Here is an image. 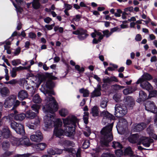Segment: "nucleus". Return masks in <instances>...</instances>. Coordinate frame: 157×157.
<instances>
[{"instance_id": "58836bf2", "label": "nucleus", "mask_w": 157, "mask_h": 157, "mask_svg": "<svg viewBox=\"0 0 157 157\" xmlns=\"http://www.w3.org/2000/svg\"><path fill=\"white\" fill-rule=\"evenodd\" d=\"M112 146L115 149L117 148L121 149L122 147V145L120 143L117 142H113Z\"/></svg>"}, {"instance_id": "dca6fc26", "label": "nucleus", "mask_w": 157, "mask_h": 157, "mask_svg": "<svg viewBox=\"0 0 157 157\" xmlns=\"http://www.w3.org/2000/svg\"><path fill=\"white\" fill-rule=\"evenodd\" d=\"M17 34V32H14L12 34V36L10 37L5 41V44L4 45V49H9L10 48L11 42L13 40V38L12 37L16 35Z\"/></svg>"}, {"instance_id": "9b49d317", "label": "nucleus", "mask_w": 157, "mask_h": 157, "mask_svg": "<svg viewBox=\"0 0 157 157\" xmlns=\"http://www.w3.org/2000/svg\"><path fill=\"white\" fill-rule=\"evenodd\" d=\"M53 119L54 118L52 116L50 117H49L48 115L46 117V118L45 119L44 123L46 127L50 128L54 126H55V127L56 126V124L57 123V121L59 119L56 120L55 123L53 120Z\"/></svg>"}, {"instance_id": "4d7b16f0", "label": "nucleus", "mask_w": 157, "mask_h": 157, "mask_svg": "<svg viewBox=\"0 0 157 157\" xmlns=\"http://www.w3.org/2000/svg\"><path fill=\"white\" fill-rule=\"evenodd\" d=\"M9 118V116H5L2 118H0V127L2 125L4 120H7Z\"/></svg>"}, {"instance_id": "4468645a", "label": "nucleus", "mask_w": 157, "mask_h": 157, "mask_svg": "<svg viewBox=\"0 0 157 157\" xmlns=\"http://www.w3.org/2000/svg\"><path fill=\"white\" fill-rule=\"evenodd\" d=\"M101 86L100 84H98L97 86V87L95 88L94 90L91 93V98H93L101 96Z\"/></svg>"}, {"instance_id": "20e7f679", "label": "nucleus", "mask_w": 157, "mask_h": 157, "mask_svg": "<svg viewBox=\"0 0 157 157\" xmlns=\"http://www.w3.org/2000/svg\"><path fill=\"white\" fill-rule=\"evenodd\" d=\"M104 35L99 32L95 31L94 33L91 34V36L94 38L93 40V42L94 44H97L101 42V40L103 39L104 36L106 37H109L112 35L111 33L108 30H106L103 31Z\"/></svg>"}, {"instance_id": "13d9d810", "label": "nucleus", "mask_w": 157, "mask_h": 157, "mask_svg": "<svg viewBox=\"0 0 157 157\" xmlns=\"http://www.w3.org/2000/svg\"><path fill=\"white\" fill-rule=\"evenodd\" d=\"M17 71L15 68H12V70L10 71L11 76L12 77L14 78L16 76Z\"/></svg>"}, {"instance_id": "e433bc0d", "label": "nucleus", "mask_w": 157, "mask_h": 157, "mask_svg": "<svg viewBox=\"0 0 157 157\" xmlns=\"http://www.w3.org/2000/svg\"><path fill=\"white\" fill-rule=\"evenodd\" d=\"M108 101V99L107 98H103L100 104L101 107L103 108H106L107 105Z\"/></svg>"}, {"instance_id": "ea45409f", "label": "nucleus", "mask_w": 157, "mask_h": 157, "mask_svg": "<svg viewBox=\"0 0 157 157\" xmlns=\"http://www.w3.org/2000/svg\"><path fill=\"white\" fill-rule=\"evenodd\" d=\"M121 95L120 94H116L113 97V99L117 102H119L121 101Z\"/></svg>"}, {"instance_id": "603ef678", "label": "nucleus", "mask_w": 157, "mask_h": 157, "mask_svg": "<svg viewBox=\"0 0 157 157\" xmlns=\"http://www.w3.org/2000/svg\"><path fill=\"white\" fill-rule=\"evenodd\" d=\"M51 74L46 73L45 74L43 75H42V80H45L47 78H51Z\"/></svg>"}, {"instance_id": "7ed1b4c3", "label": "nucleus", "mask_w": 157, "mask_h": 157, "mask_svg": "<svg viewBox=\"0 0 157 157\" xmlns=\"http://www.w3.org/2000/svg\"><path fill=\"white\" fill-rule=\"evenodd\" d=\"M113 126L112 123L104 127L101 131L100 143L102 147H108L109 143L113 140L112 130Z\"/></svg>"}, {"instance_id": "338daca9", "label": "nucleus", "mask_w": 157, "mask_h": 157, "mask_svg": "<svg viewBox=\"0 0 157 157\" xmlns=\"http://www.w3.org/2000/svg\"><path fill=\"white\" fill-rule=\"evenodd\" d=\"M55 25V24L53 23L51 25H45V27L48 30H51L52 29L53 27Z\"/></svg>"}, {"instance_id": "774afa93", "label": "nucleus", "mask_w": 157, "mask_h": 157, "mask_svg": "<svg viewBox=\"0 0 157 157\" xmlns=\"http://www.w3.org/2000/svg\"><path fill=\"white\" fill-rule=\"evenodd\" d=\"M64 5L65 10H68L71 9L72 7V6L71 5L66 3H64Z\"/></svg>"}, {"instance_id": "6ab92c4d", "label": "nucleus", "mask_w": 157, "mask_h": 157, "mask_svg": "<svg viewBox=\"0 0 157 157\" xmlns=\"http://www.w3.org/2000/svg\"><path fill=\"white\" fill-rule=\"evenodd\" d=\"M28 94L25 90H22L20 91L18 94V97L19 99L23 100L27 98L28 97Z\"/></svg>"}, {"instance_id": "49530a36", "label": "nucleus", "mask_w": 157, "mask_h": 157, "mask_svg": "<svg viewBox=\"0 0 157 157\" xmlns=\"http://www.w3.org/2000/svg\"><path fill=\"white\" fill-rule=\"evenodd\" d=\"M132 154V151L130 147H128L126 148L124 151L125 155H131Z\"/></svg>"}, {"instance_id": "393cba45", "label": "nucleus", "mask_w": 157, "mask_h": 157, "mask_svg": "<svg viewBox=\"0 0 157 157\" xmlns=\"http://www.w3.org/2000/svg\"><path fill=\"white\" fill-rule=\"evenodd\" d=\"M25 115V117L29 119H33L36 116V114L31 110L27 111Z\"/></svg>"}, {"instance_id": "1a4fd4ad", "label": "nucleus", "mask_w": 157, "mask_h": 157, "mask_svg": "<svg viewBox=\"0 0 157 157\" xmlns=\"http://www.w3.org/2000/svg\"><path fill=\"white\" fill-rule=\"evenodd\" d=\"M16 98V96L14 95H11L6 98L3 104L4 107L6 108H10L13 105Z\"/></svg>"}, {"instance_id": "bb28decb", "label": "nucleus", "mask_w": 157, "mask_h": 157, "mask_svg": "<svg viewBox=\"0 0 157 157\" xmlns=\"http://www.w3.org/2000/svg\"><path fill=\"white\" fill-rule=\"evenodd\" d=\"M101 116L104 117V118L105 117L108 119L111 120L113 119L112 115L107 111L102 112L101 114Z\"/></svg>"}, {"instance_id": "f8f14e48", "label": "nucleus", "mask_w": 157, "mask_h": 157, "mask_svg": "<svg viewBox=\"0 0 157 157\" xmlns=\"http://www.w3.org/2000/svg\"><path fill=\"white\" fill-rule=\"evenodd\" d=\"M153 140L150 139L145 137H140L138 142V144H140L142 143L143 145L146 147H149L151 143H153Z\"/></svg>"}, {"instance_id": "3c124183", "label": "nucleus", "mask_w": 157, "mask_h": 157, "mask_svg": "<svg viewBox=\"0 0 157 157\" xmlns=\"http://www.w3.org/2000/svg\"><path fill=\"white\" fill-rule=\"evenodd\" d=\"M13 151H6L2 155V157H6L12 155L13 154Z\"/></svg>"}, {"instance_id": "09e8293b", "label": "nucleus", "mask_w": 157, "mask_h": 157, "mask_svg": "<svg viewBox=\"0 0 157 157\" xmlns=\"http://www.w3.org/2000/svg\"><path fill=\"white\" fill-rule=\"evenodd\" d=\"M120 125H124V126H127V122L126 120L124 118H121L119 121L118 123Z\"/></svg>"}, {"instance_id": "8fccbe9b", "label": "nucleus", "mask_w": 157, "mask_h": 157, "mask_svg": "<svg viewBox=\"0 0 157 157\" xmlns=\"http://www.w3.org/2000/svg\"><path fill=\"white\" fill-rule=\"evenodd\" d=\"M55 32L58 31L60 33H62L63 31V28L62 27H59V26H55L54 29Z\"/></svg>"}, {"instance_id": "de8ad7c7", "label": "nucleus", "mask_w": 157, "mask_h": 157, "mask_svg": "<svg viewBox=\"0 0 157 157\" xmlns=\"http://www.w3.org/2000/svg\"><path fill=\"white\" fill-rule=\"evenodd\" d=\"M10 0L12 2L13 5H14V6L16 8L17 14H18V13H20L21 12H22V11H23L22 8L19 6H17L16 5H15L14 4V2H13V1H12V0Z\"/></svg>"}, {"instance_id": "37998d69", "label": "nucleus", "mask_w": 157, "mask_h": 157, "mask_svg": "<svg viewBox=\"0 0 157 157\" xmlns=\"http://www.w3.org/2000/svg\"><path fill=\"white\" fill-rule=\"evenodd\" d=\"M46 86L47 88L51 89L54 87V83L51 81H47L46 84Z\"/></svg>"}, {"instance_id": "bf43d9fd", "label": "nucleus", "mask_w": 157, "mask_h": 157, "mask_svg": "<svg viewBox=\"0 0 157 157\" xmlns=\"http://www.w3.org/2000/svg\"><path fill=\"white\" fill-rule=\"evenodd\" d=\"M123 152L121 149L115 151V154L118 157H120L123 154Z\"/></svg>"}, {"instance_id": "a211bd4d", "label": "nucleus", "mask_w": 157, "mask_h": 157, "mask_svg": "<svg viewBox=\"0 0 157 157\" xmlns=\"http://www.w3.org/2000/svg\"><path fill=\"white\" fill-rule=\"evenodd\" d=\"M140 138L137 134H134L128 138L129 142L132 143L134 144L138 143Z\"/></svg>"}, {"instance_id": "4be33fe9", "label": "nucleus", "mask_w": 157, "mask_h": 157, "mask_svg": "<svg viewBox=\"0 0 157 157\" xmlns=\"http://www.w3.org/2000/svg\"><path fill=\"white\" fill-rule=\"evenodd\" d=\"M141 86L143 89L149 90L152 89L150 83L147 81H144L141 83Z\"/></svg>"}, {"instance_id": "6e6d98bb", "label": "nucleus", "mask_w": 157, "mask_h": 157, "mask_svg": "<svg viewBox=\"0 0 157 157\" xmlns=\"http://www.w3.org/2000/svg\"><path fill=\"white\" fill-rule=\"evenodd\" d=\"M101 156L102 157H115L114 155L109 153H104Z\"/></svg>"}, {"instance_id": "c85d7f7f", "label": "nucleus", "mask_w": 157, "mask_h": 157, "mask_svg": "<svg viewBox=\"0 0 157 157\" xmlns=\"http://www.w3.org/2000/svg\"><path fill=\"white\" fill-rule=\"evenodd\" d=\"M0 92L2 95L5 97L9 95L10 93L9 90L6 87L2 88Z\"/></svg>"}, {"instance_id": "6e6552de", "label": "nucleus", "mask_w": 157, "mask_h": 157, "mask_svg": "<svg viewBox=\"0 0 157 157\" xmlns=\"http://www.w3.org/2000/svg\"><path fill=\"white\" fill-rule=\"evenodd\" d=\"M16 140L12 142L13 145L16 146L23 144L27 146L31 145L29 140L28 138H26L24 139H16Z\"/></svg>"}, {"instance_id": "e2e57ef3", "label": "nucleus", "mask_w": 157, "mask_h": 157, "mask_svg": "<svg viewBox=\"0 0 157 157\" xmlns=\"http://www.w3.org/2000/svg\"><path fill=\"white\" fill-rule=\"evenodd\" d=\"M29 37L32 39H34L36 37V35L34 33L30 32L29 33Z\"/></svg>"}, {"instance_id": "a878e982", "label": "nucleus", "mask_w": 157, "mask_h": 157, "mask_svg": "<svg viewBox=\"0 0 157 157\" xmlns=\"http://www.w3.org/2000/svg\"><path fill=\"white\" fill-rule=\"evenodd\" d=\"M90 113L94 117H97L99 115L98 107L97 106H95L91 109Z\"/></svg>"}, {"instance_id": "ddd939ff", "label": "nucleus", "mask_w": 157, "mask_h": 157, "mask_svg": "<svg viewBox=\"0 0 157 157\" xmlns=\"http://www.w3.org/2000/svg\"><path fill=\"white\" fill-rule=\"evenodd\" d=\"M146 127V124L144 123L134 124L132 127V131L133 132H139L142 131Z\"/></svg>"}, {"instance_id": "a18cd8bd", "label": "nucleus", "mask_w": 157, "mask_h": 157, "mask_svg": "<svg viewBox=\"0 0 157 157\" xmlns=\"http://www.w3.org/2000/svg\"><path fill=\"white\" fill-rule=\"evenodd\" d=\"M126 126H124V125H120V124L118 123L117 125V128L118 132H123L124 131L125 128Z\"/></svg>"}, {"instance_id": "0eeeda50", "label": "nucleus", "mask_w": 157, "mask_h": 157, "mask_svg": "<svg viewBox=\"0 0 157 157\" xmlns=\"http://www.w3.org/2000/svg\"><path fill=\"white\" fill-rule=\"evenodd\" d=\"M86 30L80 28L72 32L73 34L78 35V37L80 40H83L85 39L88 36L86 33Z\"/></svg>"}, {"instance_id": "5fc2aeb1", "label": "nucleus", "mask_w": 157, "mask_h": 157, "mask_svg": "<svg viewBox=\"0 0 157 157\" xmlns=\"http://www.w3.org/2000/svg\"><path fill=\"white\" fill-rule=\"evenodd\" d=\"M90 142L88 140H86L84 142L82 146L84 148L86 149L90 146Z\"/></svg>"}, {"instance_id": "7c9ffc66", "label": "nucleus", "mask_w": 157, "mask_h": 157, "mask_svg": "<svg viewBox=\"0 0 157 157\" xmlns=\"http://www.w3.org/2000/svg\"><path fill=\"white\" fill-rule=\"evenodd\" d=\"M141 78L144 81L149 80L152 79V76L147 73H144L142 76Z\"/></svg>"}, {"instance_id": "a19ab883", "label": "nucleus", "mask_w": 157, "mask_h": 157, "mask_svg": "<svg viewBox=\"0 0 157 157\" xmlns=\"http://www.w3.org/2000/svg\"><path fill=\"white\" fill-rule=\"evenodd\" d=\"M63 144L66 146H71L73 147L74 145V144L73 142L70 140H64L63 142Z\"/></svg>"}, {"instance_id": "680f3d73", "label": "nucleus", "mask_w": 157, "mask_h": 157, "mask_svg": "<svg viewBox=\"0 0 157 157\" xmlns=\"http://www.w3.org/2000/svg\"><path fill=\"white\" fill-rule=\"evenodd\" d=\"M81 18V16L80 15L77 14L74 16L73 18V20L75 21H79Z\"/></svg>"}, {"instance_id": "5701e85b", "label": "nucleus", "mask_w": 157, "mask_h": 157, "mask_svg": "<svg viewBox=\"0 0 157 157\" xmlns=\"http://www.w3.org/2000/svg\"><path fill=\"white\" fill-rule=\"evenodd\" d=\"M33 147L38 151L43 150L46 147V145L44 143H40L36 144L33 145Z\"/></svg>"}, {"instance_id": "f257e3e1", "label": "nucleus", "mask_w": 157, "mask_h": 157, "mask_svg": "<svg viewBox=\"0 0 157 157\" xmlns=\"http://www.w3.org/2000/svg\"><path fill=\"white\" fill-rule=\"evenodd\" d=\"M44 94L46 96L45 100L46 105L44 108L46 109L47 112L53 113L58 109V104L54 98L51 96L52 94H53V91L47 90L44 92Z\"/></svg>"}, {"instance_id": "f704fd0d", "label": "nucleus", "mask_w": 157, "mask_h": 157, "mask_svg": "<svg viewBox=\"0 0 157 157\" xmlns=\"http://www.w3.org/2000/svg\"><path fill=\"white\" fill-rule=\"evenodd\" d=\"M39 1V0H33L32 3L33 8L37 9L40 7V5Z\"/></svg>"}, {"instance_id": "c03bdc74", "label": "nucleus", "mask_w": 157, "mask_h": 157, "mask_svg": "<svg viewBox=\"0 0 157 157\" xmlns=\"http://www.w3.org/2000/svg\"><path fill=\"white\" fill-rule=\"evenodd\" d=\"M112 87L114 89V90H116V91L120 90L121 89L124 88V86H121L117 84H115L112 85Z\"/></svg>"}, {"instance_id": "2f4dec72", "label": "nucleus", "mask_w": 157, "mask_h": 157, "mask_svg": "<svg viewBox=\"0 0 157 157\" xmlns=\"http://www.w3.org/2000/svg\"><path fill=\"white\" fill-rule=\"evenodd\" d=\"M79 92L83 94V96L84 97H88L90 94L89 91L84 88H82L80 89Z\"/></svg>"}, {"instance_id": "cd10ccee", "label": "nucleus", "mask_w": 157, "mask_h": 157, "mask_svg": "<svg viewBox=\"0 0 157 157\" xmlns=\"http://www.w3.org/2000/svg\"><path fill=\"white\" fill-rule=\"evenodd\" d=\"M16 132L18 134L23 135L25 133V130L23 125L21 124H19L17 128Z\"/></svg>"}, {"instance_id": "c9c22d12", "label": "nucleus", "mask_w": 157, "mask_h": 157, "mask_svg": "<svg viewBox=\"0 0 157 157\" xmlns=\"http://www.w3.org/2000/svg\"><path fill=\"white\" fill-rule=\"evenodd\" d=\"M33 101L36 103H40L41 101V99L40 98L39 95L36 94L33 97Z\"/></svg>"}, {"instance_id": "0e129e2a", "label": "nucleus", "mask_w": 157, "mask_h": 157, "mask_svg": "<svg viewBox=\"0 0 157 157\" xmlns=\"http://www.w3.org/2000/svg\"><path fill=\"white\" fill-rule=\"evenodd\" d=\"M121 31V29H119L117 27H115L110 29V32L112 34L113 33L117 31L120 32Z\"/></svg>"}, {"instance_id": "423d86ee", "label": "nucleus", "mask_w": 157, "mask_h": 157, "mask_svg": "<svg viewBox=\"0 0 157 157\" xmlns=\"http://www.w3.org/2000/svg\"><path fill=\"white\" fill-rule=\"evenodd\" d=\"M62 125V122L60 119L57 121V123L56 124L55 129L53 132V135L56 137L60 138V137L63 135L64 131L63 129L60 128Z\"/></svg>"}, {"instance_id": "f03ea898", "label": "nucleus", "mask_w": 157, "mask_h": 157, "mask_svg": "<svg viewBox=\"0 0 157 157\" xmlns=\"http://www.w3.org/2000/svg\"><path fill=\"white\" fill-rule=\"evenodd\" d=\"M63 120L64 127L67 132L66 133L67 136L69 137L73 136L75 133V124L78 121L77 118L71 115Z\"/></svg>"}, {"instance_id": "052dcab7", "label": "nucleus", "mask_w": 157, "mask_h": 157, "mask_svg": "<svg viewBox=\"0 0 157 157\" xmlns=\"http://www.w3.org/2000/svg\"><path fill=\"white\" fill-rule=\"evenodd\" d=\"M75 68L79 73L83 72L84 71V68L83 67H82L81 68H80V66L78 65H76Z\"/></svg>"}, {"instance_id": "864d4df0", "label": "nucleus", "mask_w": 157, "mask_h": 157, "mask_svg": "<svg viewBox=\"0 0 157 157\" xmlns=\"http://www.w3.org/2000/svg\"><path fill=\"white\" fill-rule=\"evenodd\" d=\"M31 108L33 109V110L37 113H38V110L40 108V107L37 104L33 105L31 106Z\"/></svg>"}, {"instance_id": "412c9836", "label": "nucleus", "mask_w": 157, "mask_h": 157, "mask_svg": "<svg viewBox=\"0 0 157 157\" xmlns=\"http://www.w3.org/2000/svg\"><path fill=\"white\" fill-rule=\"evenodd\" d=\"M2 135L5 138H8L11 135L10 130L7 126L4 127L2 129Z\"/></svg>"}, {"instance_id": "9d476101", "label": "nucleus", "mask_w": 157, "mask_h": 157, "mask_svg": "<svg viewBox=\"0 0 157 157\" xmlns=\"http://www.w3.org/2000/svg\"><path fill=\"white\" fill-rule=\"evenodd\" d=\"M35 134L31 135L30 136L31 140L34 142H39L43 139V136L40 131L37 130L35 132Z\"/></svg>"}, {"instance_id": "69168bd1", "label": "nucleus", "mask_w": 157, "mask_h": 157, "mask_svg": "<svg viewBox=\"0 0 157 157\" xmlns=\"http://www.w3.org/2000/svg\"><path fill=\"white\" fill-rule=\"evenodd\" d=\"M18 5L23 6L25 4V2L22 0H15Z\"/></svg>"}, {"instance_id": "2eb2a0df", "label": "nucleus", "mask_w": 157, "mask_h": 157, "mask_svg": "<svg viewBox=\"0 0 157 157\" xmlns=\"http://www.w3.org/2000/svg\"><path fill=\"white\" fill-rule=\"evenodd\" d=\"M125 101L130 107H132L135 105V100L131 96H127L124 98Z\"/></svg>"}, {"instance_id": "72a5a7b5", "label": "nucleus", "mask_w": 157, "mask_h": 157, "mask_svg": "<svg viewBox=\"0 0 157 157\" xmlns=\"http://www.w3.org/2000/svg\"><path fill=\"white\" fill-rule=\"evenodd\" d=\"M21 124L17 123L14 121H12L10 123V125L11 128L14 130L16 132H17V129L18 128V126L19 124Z\"/></svg>"}, {"instance_id": "b1692460", "label": "nucleus", "mask_w": 157, "mask_h": 157, "mask_svg": "<svg viewBox=\"0 0 157 157\" xmlns=\"http://www.w3.org/2000/svg\"><path fill=\"white\" fill-rule=\"evenodd\" d=\"M103 82L104 83H110L113 82H118V79L115 77L113 76L109 78L108 77L106 78H104L103 79Z\"/></svg>"}, {"instance_id": "39448f33", "label": "nucleus", "mask_w": 157, "mask_h": 157, "mask_svg": "<svg viewBox=\"0 0 157 157\" xmlns=\"http://www.w3.org/2000/svg\"><path fill=\"white\" fill-rule=\"evenodd\" d=\"M115 115L117 117H119L125 115L127 113L126 107L119 104L116 105L115 107Z\"/></svg>"}, {"instance_id": "c756f323", "label": "nucleus", "mask_w": 157, "mask_h": 157, "mask_svg": "<svg viewBox=\"0 0 157 157\" xmlns=\"http://www.w3.org/2000/svg\"><path fill=\"white\" fill-rule=\"evenodd\" d=\"M10 146V144L9 142L7 141H3L2 143V149L4 150H6L9 149Z\"/></svg>"}, {"instance_id": "473e14b6", "label": "nucleus", "mask_w": 157, "mask_h": 157, "mask_svg": "<svg viewBox=\"0 0 157 157\" xmlns=\"http://www.w3.org/2000/svg\"><path fill=\"white\" fill-rule=\"evenodd\" d=\"M134 90L132 89V87H129L128 88L124 89L123 90V94L125 95L132 93Z\"/></svg>"}, {"instance_id": "4c0bfd02", "label": "nucleus", "mask_w": 157, "mask_h": 157, "mask_svg": "<svg viewBox=\"0 0 157 157\" xmlns=\"http://www.w3.org/2000/svg\"><path fill=\"white\" fill-rule=\"evenodd\" d=\"M20 103V102L17 100H16L15 102H14V104L13 105V106L11 109V111H13L14 114L17 113V111L15 110V109L19 105Z\"/></svg>"}, {"instance_id": "f3484780", "label": "nucleus", "mask_w": 157, "mask_h": 157, "mask_svg": "<svg viewBox=\"0 0 157 157\" xmlns=\"http://www.w3.org/2000/svg\"><path fill=\"white\" fill-rule=\"evenodd\" d=\"M17 113L14 114L12 113H11L9 116V118L10 116L14 117V119L15 120L17 121H21L23 120L25 117V114L24 113H20L19 114H16Z\"/></svg>"}, {"instance_id": "aec40b11", "label": "nucleus", "mask_w": 157, "mask_h": 157, "mask_svg": "<svg viewBox=\"0 0 157 157\" xmlns=\"http://www.w3.org/2000/svg\"><path fill=\"white\" fill-rule=\"evenodd\" d=\"M139 95V98L137 100V101L139 103L145 101L147 98V94L142 90L140 91Z\"/></svg>"}, {"instance_id": "79ce46f5", "label": "nucleus", "mask_w": 157, "mask_h": 157, "mask_svg": "<svg viewBox=\"0 0 157 157\" xmlns=\"http://www.w3.org/2000/svg\"><path fill=\"white\" fill-rule=\"evenodd\" d=\"M59 113L62 117H65L68 114L67 110L65 109H62L59 111Z\"/></svg>"}]
</instances>
